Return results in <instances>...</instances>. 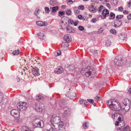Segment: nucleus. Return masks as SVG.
<instances>
[{
  "label": "nucleus",
  "mask_w": 131,
  "mask_h": 131,
  "mask_svg": "<svg viewBox=\"0 0 131 131\" xmlns=\"http://www.w3.org/2000/svg\"><path fill=\"white\" fill-rule=\"evenodd\" d=\"M81 73L82 75L86 77L92 78L95 76V71L94 68L89 66L87 68H83Z\"/></svg>",
  "instance_id": "nucleus-1"
},
{
  "label": "nucleus",
  "mask_w": 131,
  "mask_h": 131,
  "mask_svg": "<svg viewBox=\"0 0 131 131\" xmlns=\"http://www.w3.org/2000/svg\"><path fill=\"white\" fill-rule=\"evenodd\" d=\"M107 105L113 110L118 111L121 110L122 107L120 106L118 103L114 100L110 99L107 102Z\"/></svg>",
  "instance_id": "nucleus-2"
},
{
  "label": "nucleus",
  "mask_w": 131,
  "mask_h": 131,
  "mask_svg": "<svg viewBox=\"0 0 131 131\" xmlns=\"http://www.w3.org/2000/svg\"><path fill=\"white\" fill-rule=\"evenodd\" d=\"M33 127L35 128L40 127L42 128L44 126L43 122L39 118H36L34 120L33 122Z\"/></svg>",
  "instance_id": "nucleus-3"
},
{
  "label": "nucleus",
  "mask_w": 131,
  "mask_h": 131,
  "mask_svg": "<svg viewBox=\"0 0 131 131\" xmlns=\"http://www.w3.org/2000/svg\"><path fill=\"white\" fill-rule=\"evenodd\" d=\"M17 106L19 110L21 111L25 110L27 107V103L25 102H20L17 104Z\"/></svg>",
  "instance_id": "nucleus-4"
},
{
  "label": "nucleus",
  "mask_w": 131,
  "mask_h": 131,
  "mask_svg": "<svg viewBox=\"0 0 131 131\" xmlns=\"http://www.w3.org/2000/svg\"><path fill=\"white\" fill-rule=\"evenodd\" d=\"M111 116L113 118H117L118 121L121 122H122V121L123 122V116L122 115L120 114L119 113H114L112 114Z\"/></svg>",
  "instance_id": "nucleus-5"
},
{
  "label": "nucleus",
  "mask_w": 131,
  "mask_h": 131,
  "mask_svg": "<svg viewBox=\"0 0 131 131\" xmlns=\"http://www.w3.org/2000/svg\"><path fill=\"white\" fill-rule=\"evenodd\" d=\"M43 105L42 104H37L36 103H34L33 107L35 108V110L38 113H40L42 111V107Z\"/></svg>",
  "instance_id": "nucleus-6"
},
{
  "label": "nucleus",
  "mask_w": 131,
  "mask_h": 131,
  "mask_svg": "<svg viewBox=\"0 0 131 131\" xmlns=\"http://www.w3.org/2000/svg\"><path fill=\"white\" fill-rule=\"evenodd\" d=\"M61 118L57 116H52L51 117L50 122L52 124V122L55 124H57L60 122Z\"/></svg>",
  "instance_id": "nucleus-7"
},
{
  "label": "nucleus",
  "mask_w": 131,
  "mask_h": 131,
  "mask_svg": "<svg viewBox=\"0 0 131 131\" xmlns=\"http://www.w3.org/2000/svg\"><path fill=\"white\" fill-rule=\"evenodd\" d=\"M109 15V12L108 10L107 9H104L102 11V15H100L101 16V18L102 19H104L106 18V17L108 16Z\"/></svg>",
  "instance_id": "nucleus-8"
},
{
  "label": "nucleus",
  "mask_w": 131,
  "mask_h": 131,
  "mask_svg": "<svg viewBox=\"0 0 131 131\" xmlns=\"http://www.w3.org/2000/svg\"><path fill=\"white\" fill-rule=\"evenodd\" d=\"M60 24L61 26L63 28H67L68 26V24L66 20L62 18L60 21Z\"/></svg>",
  "instance_id": "nucleus-9"
},
{
  "label": "nucleus",
  "mask_w": 131,
  "mask_h": 131,
  "mask_svg": "<svg viewBox=\"0 0 131 131\" xmlns=\"http://www.w3.org/2000/svg\"><path fill=\"white\" fill-rule=\"evenodd\" d=\"M32 74L35 76H38L40 74L39 69L36 67L32 68Z\"/></svg>",
  "instance_id": "nucleus-10"
},
{
  "label": "nucleus",
  "mask_w": 131,
  "mask_h": 131,
  "mask_svg": "<svg viewBox=\"0 0 131 131\" xmlns=\"http://www.w3.org/2000/svg\"><path fill=\"white\" fill-rule=\"evenodd\" d=\"M114 63L115 64L118 66H122L124 65L122 59L119 60L115 58L114 60Z\"/></svg>",
  "instance_id": "nucleus-11"
},
{
  "label": "nucleus",
  "mask_w": 131,
  "mask_h": 131,
  "mask_svg": "<svg viewBox=\"0 0 131 131\" xmlns=\"http://www.w3.org/2000/svg\"><path fill=\"white\" fill-rule=\"evenodd\" d=\"M64 39L65 42H68L71 41V37L70 35L66 34L64 37Z\"/></svg>",
  "instance_id": "nucleus-12"
},
{
  "label": "nucleus",
  "mask_w": 131,
  "mask_h": 131,
  "mask_svg": "<svg viewBox=\"0 0 131 131\" xmlns=\"http://www.w3.org/2000/svg\"><path fill=\"white\" fill-rule=\"evenodd\" d=\"M36 23L38 26H44L48 25V23L47 22L40 21H37Z\"/></svg>",
  "instance_id": "nucleus-13"
},
{
  "label": "nucleus",
  "mask_w": 131,
  "mask_h": 131,
  "mask_svg": "<svg viewBox=\"0 0 131 131\" xmlns=\"http://www.w3.org/2000/svg\"><path fill=\"white\" fill-rule=\"evenodd\" d=\"M54 72L57 74L61 73L63 72V69L61 67L59 66L55 69Z\"/></svg>",
  "instance_id": "nucleus-14"
},
{
  "label": "nucleus",
  "mask_w": 131,
  "mask_h": 131,
  "mask_svg": "<svg viewBox=\"0 0 131 131\" xmlns=\"http://www.w3.org/2000/svg\"><path fill=\"white\" fill-rule=\"evenodd\" d=\"M88 9L91 12L93 13H95L97 11L95 6L93 5H91L90 6L88 7Z\"/></svg>",
  "instance_id": "nucleus-15"
},
{
  "label": "nucleus",
  "mask_w": 131,
  "mask_h": 131,
  "mask_svg": "<svg viewBox=\"0 0 131 131\" xmlns=\"http://www.w3.org/2000/svg\"><path fill=\"white\" fill-rule=\"evenodd\" d=\"M38 37L40 39H43L45 37V32L43 31H40L39 33L37 34Z\"/></svg>",
  "instance_id": "nucleus-16"
},
{
  "label": "nucleus",
  "mask_w": 131,
  "mask_h": 131,
  "mask_svg": "<svg viewBox=\"0 0 131 131\" xmlns=\"http://www.w3.org/2000/svg\"><path fill=\"white\" fill-rule=\"evenodd\" d=\"M10 113L11 115L14 117H17V116L18 115V112L16 110L13 109L12 110Z\"/></svg>",
  "instance_id": "nucleus-17"
},
{
  "label": "nucleus",
  "mask_w": 131,
  "mask_h": 131,
  "mask_svg": "<svg viewBox=\"0 0 131 131\" xmlns=\"http://www.w3.org/2000/svg\"><path fill=\"white\" fill-rule=\"evenodd\" d=\"M65 128V126L64 125V123L62 122H59L58 126V130H62Z\"/></svg>",
  "instance_id": "nucleus-18"
},
{
  "label": "nucleus",
  "mask_w": 131,
  "mask_h": 131,
  "mask_svg": "<svg viewBox=\"0 0 131 131\" xmlns=\"http://www.w3.org/2000/svg\"><path fill=\"white\" fill-rule=\"evenodd\" d=\"M122 22L119 20H117L115 22L114 26L115 28L119 27L121 25Z\"/></svg>",
  "instance_id": "nucleus-19"
},
{
  "label": "nucleus",
  "mask_w": 131,
  "mask_h": 131,
  "mask_svg": "<svg viewBox=\"0 0 131 131\" xmlns=\"http://www.w3.org/2000/svg\"><path fill=\"white\" fill-rule=\"evenodd\" d=\"M70 113L69 109L68 108H66L64 109L63 115L65 116H67L69 115Z\"/></svg>",
  "instance_id": "nucleus-20"
},
{
  "label": "nucleus",
  "mask_w": 131,
  "mask_h": 131,
  "mask_svg": "<svg viewBox=\"0 0 131 131\" xmlns=\"http://www.w3.org/2000/svg\"><path fill=\"white\" fill-rule=\"evenodd\" d=\"M130 105H122V106H121L122 107L121 109H124L126 111H127L130 108Z\"/></svg>",
  "instance_id": "nucleus-21"
},
{
  "label": "nucleus",
  "mask_w": 131,
  "mask_h": 131,
  "mask_svg": "<svg viewBox=\"0 0 131 131\" xmlns=\"http://www.w3.org/2000/svg\"><path fill=\"white\" fill-rule=\"evenodd\" d=\"M130 105V101L127 99H125L123 101V105Z\"/></svg>",
  "instance_id": "nucleus-22"
},
{
  "label": "nucleus",
  "mask_w": 131,
  "mask_h": 131,
  "mask_svg": "<svg viewBox=\"0 0 131 131\" xmlns=\"http://www.w3.org/2000/svg\"><path fill=\"white\" fill-rule=\"evenodd\" d=\"M68 68L70 71L72 72L75 71V68L73 64H72L69 66L68 67Z\"/></svg>",
  "instance_id": "nucleus-23"
},
{
  "label": "nucleus",
  "mask_w": 131,
  "mask_h": 131,
  "mask_svg": "<svg viewBox=\"0 0 131 131\" xmlns=\"http://www.w3.org/2000/svg\"><path fill=\"white\" fill-rule=\"evenodd\" d=\"M86 101L85 100L81 99L80 100H79V102L81 104L84 106L86 105L87 104V103H88L87 101L86 102Z\"/></svg>",
  "instance_id": "nucleus-24"
},
{
  "label": "nucleus",
  "mask_w": 131,
  "mask_h": 131,
  "mask_svg": "<svg viewBox=\"0 0 131 131\" xmlns=\"http://www.w3.org/2000/svg\"><path fill=\"white\" fill-rule=\"evenodd\" d=\"M69 98L70 99H73V97H74L77 96V94L75 92H73L70 93L69 94Z\"/></svg>",
  "instance_id": "nucleus-25"
},
{
  "label": "nucleus",
  "mask_w": 131,
  "mask_h": 131,
  "mask_svg": "<svg viewBox=\"0 0 131 131\" xmlns=\"http://www.w3.org/2000/svg\"><path fill=\"white\" fill-rule=\"evenodd\" d=\"M66 28H67V31L68 32H75V30L71 27H70L67 26Z\"/></svg>",
  "instance_id": "nucleus-26"
},
{
  "label": "nucleus",
  "mask_w": 131,
  "mask_h": 131,
  "mask_svg": "<svg viewBox=\"0 0 131 131\" xmlns=\"http://www.w3.org/2000/svg\"><path fill=\"white\" fill-rule=\"evenodd\" d=\"M90 52L92 54L93 56L95 57H98V53L97 51H95L93 49H91L90 50Z\"/></svg>",
  "instance_id": "nucleus-27"
},
{
  "label": "nucleus",
  "mask_w": 131,
  "mask_h": 131,
  "mask_svg": "<svg viewBox=\"0 0 131 131\" xmlns=\"http://www.w3.org/2000/svg\"><path fill=\"white\" fill-rule=\"evenodd\" d=\"M105 45L107 47L111 45V41L110 40H106L105 42Z\"/></svg>",
  "instance_id": "nucleus-28"
},
{
  "label": "nucleus",
  "mask_w": 131,
  "mask_h": 131,
  "mask_svg": "<svg viewBox=\"0 0 131 131\" xmlns=\"http://www.w3.org/2000/svg\"><path fill=\"white\" fill-rule=\"evenodd\" d=\"M58 9V7L56 6L53 7H52V11L53 13H56L57 10Z\"/></svg>",
  "instance_id": "nucleus-29"
},
{
  "label": "nucleus",
  "mask_w": 131,
  "mask_h": 131,
  "mask_svg": "<svg viewBox=\"0 0 131 131\" xmlns=\"http://www.w3.org/2000/svg\"><path fill=\"white\" fill-rule=\"evenodd\" d=\"M61 50H58L56 51L54 53V55L55 56H57L61 55Z\"/></svg>",
  "instance_id": "nucleus-30"
},
{
  "label": "nucleus",
  "mask_w": 131,
  "mask_h": 131,
  "mask_svg": "<svg viewBox=\"0 0 131 131\" xmlns=\"http://www.w3.org/2000/svg\"><path fill=\"white\" fill-rule=\"evenodd\" d=\"M56 3V2L54 0H51L50 1V4L51 6H55Z\"/></svg>",
  "instance_id": "nucleus-31"
},
{
  "label": "nucleus",
  "mask_w": 131,
  "mask_h": 131,
  "mask_svg": "<svg viewBox=\"0 0 131 131\" xmlns=\"http://www.w3.org/2000/svg\"><path fill=\"white\" fill-rule=\"evenodd\" d=\"M87 100L91 104L93 105L94 106H95V103L94 102L93 100L88 99Z\"/></svg>",
  "instance_id": "nucleus-32"
},
{
  "label": "nucleus",
  "mask_w": 131,
  "mask_h": 131,
  "mask_svg": "<svg viewBox=\"0 0 131 131\" xmlns=\"http://www.w3.org/2000/svg\"><path fill=\"white\" fill-rule=\"evenodd\" d=\"M110 18L109 17V19L111 20L114 18L115 16V15L113 13H111L110 14Z\"/></svg>",
  "instance_id": "nucleus-33"
},
{
  "label": "nucleus",
  "mask_w": 131,
  "mask_h": 131,
  "mask_svg": "<svg viewBox=\"0 0 131 131\" xmlns=\"http://www.w3.org/2000/svg\"><path fill=\"white\" fill-rule=\"evenodd\" d=\"M65 14V13L63 11H59L58 12V15L60 17L64 15Z\"/></svg>",
  "instance_id": "nucleus-34"
},
{
  "label": "nucleus",
  "mask_w": 131,
  "mask_h": 131,
  "mask_svg": "<svg viewBox=\"0 0 131 131\" xmlns=\"http://www.w3.org/2000/svg\"><path fill=\"white\" fill-rule=\"evenodd\" d=\"M110 32L113 34L116 35V31L114 29H111L110 30Z\"/></svg>",
  "instance_id": "nucleus-35"
},
{
  "label": "nucleus",
  "mask_w": 131,
  "mask_h": 131,
  "mask_svg": "<svg viewBox=\"0 0 131 131\" xmlns=\"http://www.w3.org/2000/svg\"><path fill=\"white\" fill-rule=\"evenodd\" d=\"M19 53V51L18 50H16L14 51L12 53L14 55H17Z\"/></svg>",
  "instance_id": "nucleus-36"
},
{
  "label": "nucleus",
  "mask_w": 131,
  "mask_h": 131,
  "mask_svg": "<svg viewBox=\"0 0 131 131\" xmlns=\"http://www.w3.org/2000/svg\"><path fill=\"white\" fill-rule=\"evenodd\" d=\"M42 96L40 95H38L36 96V99L38 101L41 99L42 100Z\"/></svg>",
  "instance_id": "nucleus-37"
},
{
  "label": "nucleus",
  "mask_w": 131,
  "mask_h": 131,
  "mask_svg": "<svg viewBox=\"0 0 131 131\" xmlns=\"http://www.w3.org/2000/svg\"><path fill=\"white\" fill-rule=\"evenodd\" d=\"M125 35L124 34L120 35L119 36L120 38L122 40H124L125 37Z\"/></svg>",
  "instance_id": "nucleus-38"
},
{
  "label": "nucleus",
  "mask_w": 131,
  "mask_h": 131,
  "mask_svg": "<svg viewBox=\"0 0 131 131\" xmlns=\"http://www.w3.org/2000/svg\"><path fill=\"white\" fill-rule=\"evenodd\" d=\"M45 9L46 13H49L50 12V10L49 8L47 7H46L45 8Z\"/></svg>",
  "instance_id": "nucleus-39"
},
{
  "label": "nucleus",
  "mask_w": 131,
  "mask_h": 131,
  "mask_svg": "<svg viewBox=\"0 0 131 131\" xmlns=\"http://www.w3.org/2000/svg\"><path fill=\"white\" fill-rule=\"evenodd\" d=\"M100 97L99 96H96L95 97V101L98 102L100 99Z\"/></svg>",
  "instance_id": "nucleus-40"
},
{
  "label": "nucleus",
  "mask_w": 131,
  "mask_h": 131,
  "mask_svg": "<svg viewBox=\"0 0 131 131\" xmlns=\"http://www.w3.org/2000/svg\"><path fill=\"white\" fill-rule=\"evenodd\" d=\"M78 8L79 9L83 10L84 9V7L83 5H81L79 6L78 7Z\"/></svg>",
  "instance_id": "nucleus-41"
},
{
  "label": "nucleus",
  "mask_w": 131,
  "mask_h": 131,
  "mask_svg": "<svg viewBox=\"0 0 131 131\" xmlns=\"http://www.w3.org/2000/svg\"><path fill=\"white\" fill-rule=\"evenodd\" d=\"M87 123L86 122H85L84 123H83V126L85 129L86 128H87Z\"/></svg>",
  "instance_id": "nucleus-42"
},
{
  "label": "nucleus",
  "mask_w": 131,
  "mask_h": 131,
  "mask_svg": "<svg viewBox=\"0 0 131 131\" xmlns=\"http://www.w3.org/2000/svg\"><path fill=\"white\" fill-rule=\"evenodd\" d=\"M123 17V15H117L116 16V18L118 19H120L122 18Z\"/></svg>",
  "instance_id": "nucleus-43"
},
{
  "label": "nucleus",
  "mask_w": 131,
  "mask_h": 131,
  "mask_svg": "<svg viewBox=\"0 0 131 131\" xmlns=\"http://www.w3.org/2000/svg\"><path fill=\"white\" fill-rule=\"evenodd\" d=\"M71 13V11L70 9H68L66 11V13L68 15H69Z\"/></svg>",
  "instance_id": "nucleus-44"
},
{
  "label": "nucleus",
  "mask_w": 131,
  "mask_h": 131,
  "mask_svg": "<svg viewBox=\"0 0 131 131\" xmlns=\"http://www.w3.org/2000/svg\"><path fill=\"white\" fill-rule=\"evenodd\" d=\"M103 30V29L102 28H101L98 30L97 32V33L98 34H100L102 32Z\"/></svg>",
  "instance_id": "nucleus-45"
},
{
  "label": "nucleus",
  "mask_w": 131,
  "mask_h": 131,
  "mask_svg": "<svg viewBox=\"0 0 131 131\" xmlns=\"http://www.w3.org/2000/svg\"><path fill=\"white\" fill-rule=\"evenodd\" d=\"M103 7V5H101L98 8V11L99 12H101Z\"/></svg>",
  "instance_id": "nucleus-46"
},
{
  "label": "nucleus",
  "mask_w": 131,
  "mask_h": 131,
  "mask_svg": "<svg viewBox=\"0 0 131 131\" xmlns=\"http://www.w3.org/2000/svg\"><path fill=\"white\" fill-rule=\"evenodd\" d=\"M79 29L81 31H83L84 29V28L83 26H80L78 27Z\"/></svg>",
  "instance_id": "nucleus-47"
},
{
  "label": "nucleus",
  "mask_w": 131,
  "mask_h": 131,
  "mask_svg": "<svg viewBox=\"0 0 131 131\" xmlns=\"http://www.w3.org/2000/svg\"><path fill=\"white\" fill-rule=\"evenodd\" d=\"M118 3V1L117 0H113L112 3L114 5H116Z\"/></svg>",
  "instance_id": "nucleus-48"
},
{
  "label": "nucleus",
  "mask_w": 131,
  "mask_h": 131,
  "mask_svg": "<svg viewBox=\"0 0 131 131\" xmlns=\"http://www.w3.org/2000/svg\"><path fill=\"white\" fill-rule=\"evenodd\" d=\"M118 10L119 11L122 12L123 10V8L122 6H120L118 7Z\"/></svg>",
  "instance_id": "nucleus-49"
},
{
  "label": "nucleus",
  "mask_w": 131,
  "mask_h": 131,
  "mask_svg": "<svg viewBox=\"0 0 131 131\" xmlns=\"http://www.w3.org/2000/svg\"><path fill=\"white\" fill-rule=\"evenodd\" d=\"M129 128V127L128 126H126L125 128H123V131H127V129H128Z\"/></svg>",
  "instance_id": "nucleus-50"
},
{
  "label": "nucleus",
  "mask_w": 131,
  "mask_h": 131,
  "mask_svg": "<svg viewBox=\"0 0 131 131\" xmlns=\"http://www.w3.org/2000/svg\"><path fill=\"white\" fill-rule=\"evenodd\" d=\"M45 131H55L54 129H53V127H51L49 129V130H48L46 129Z\"/></svg>",
  "instance_id": "nucleus-51"
},
{
  "label": "nucleus",
  "mask_w": 131,
  "mask_h": 131,
  "mask_svg": "<svg viewBox=\"0 0 131 131\" xmlns=\"http://www.w3.org/2000/svg\"><path fill=\"white\" fill-rule=\"evenodd\" d=\"M123 13L124 14H128L129 13L128 11L127 10H124L123 12Z\"/></svg>",
  "instance_id": "nucleus-52"
},
{
  "label": "nucleus",
  "mask_w": 131,
  "mask_h": 131,
  "mask_svg": "<svg viewBox=\"0 0 131 131\" xmlns=\"http://www.w3.org/2000/svg\"><path fill=\"white\" fill-rule=\"evenodd\" d=\"M67 23L68 22V21L67 20ZM68 22H70L71 24L72 25L74 23L73 21L71 19H70V20H69Z\"/></svg>",
  "instance_id": "nucleus-53"
},
{
  "label": "nucleus",
  "mask_w": 131,
  "mask_h": 131,
  "mask_svg": "<svg viewBox=\"0 0 131 131\" xmlns=\"http://www.w3.org/2000/svg\"><path fill=\"white\" fill-rule=\"evenodd\" d=\"M127 18L128 19L130 20L131 19V14H129L127 16Z\"/></svg>",
  "instance_id": "nucleus-54"
},
{
  "label": "nucleus",
  "mask_w": 131,
  "mask_h": 131,
  "mask_svg": "<svg viewBox=\"0 0 131 131\" xmlns=\"http://www.w3.org/2000/svg\"><path fill=\"white\" fill-rule=\"evenodd\" d=\"M92 22L93 23H95L96 22V19L95 18H93L92 19Z\"/></svg>",
  "instance_id": "nucleus-55"
},
{
  "label": "nucleus",
  "mask_w": 131,
  "mask_h": 131,
  "mask_svg": "<svg viewBox=\"0 0 131 131\" xmlns=\"http://www.w3.org/2000/svg\"><path fill=\"white\" fill-rule=\"evenodd\" d=\"M78 18L80 19H81L83 18L82 16L81 15H79L78 16Z\"/></svg>",
  "instance_id": "nucleus-56"
},
{
  "label": "nucleus",
  "mask_w": 131,
  "mask_h": 131,
  "mask_svg": "<svg viewBox=\"0 0 131 131\" xmlns=\"http://www.w3.org/2000/svg\"><path fill=\"white\" fill-rule=\"evenodd\" d=\"M39 10H37L34 13V14L35 15H37L38 14V12Z\"/></svg>",
  "instance_id": "nucleus-57"
},
{
  "label": "nucleus",
  "mask_w": 131,
  "mask_h": 131,
  "mask_svg": "<svg viewBox=\"0 0 131 131\" xmlns=\"http://www.w3.org/2000/svg\"><path fill=\"white\" fill-rule=\"evenodd\" d=\"M106 6L109 8H111L110 5L108 3H107L106 4Z\"/></svg>",
  "instance_id": "nucleus-58"
},
{
  "label": "nucleus",
  "mask_w": 131,
  "mask_h": 131,
  "mask_svg": "<svg viewBox=\"0 0 131 131\" xmlns=\"http://www.w3.org/2000/svg\"><path fill=\"white\" fill-rule=\"evenodd\" d=\"M128 93L131 94V88L128 90Z\"/></svg>",
  "instance_id": "nucleus-59"
},
{
  "label": "nucleus",
  "mask_w": 131,
  "mask_h": 131,
  "mask_svg": "<svg viewBox=\"0 0 131 131\" xmlns=\"http://www.w3.org/2000/svg\"><path fill=\"white\" fill-rule=\"evenodd\" d=\"M78 21H75L74 23V26H77L78 24Z\"/></svg>",
  "instance_id": "nucleus-60"
},
{
  "label": "nucleus",
  "mask_w": 131,
  "mask_h": 131,
  "mask_svg": "<svg viewBox=\"0 0 131 131\" xmlns=\"http://www.w3.org/2000/svg\"><path fill=\"white\" fill-rule=\"evenodd\" d=\"M128 6L129 7H131V2H129L128 4Z\"/></svg>",
  "instance_id": "nucleus-61"
},
{
  "label": "nucleus",
  "mask_w": 131,
  "mask_h": 131,
  "mask_svg": "<svg viewBox=\"0 0 131 131\" xmlns=\"http://www.w3.org/2000/svg\"><path fill=\"white\" fill-rule=\"evenodd\" d=\"M119 122L117 121H116L115 124L116 126H118L119 125Z\"/></svg>",
  "instance_id": "nucleus-62"
},
{
  "label": "nucleus",
  "mask_w": 131,
  "mask_h": 131,
  "mask_svg": "<svg viewBox=\"0 0 131 131\" xmlns=\"http://www.w3.org/2000/svg\"><path fill=\"white\" fill-rule=\"evenodd\" d=\"M16 79L17 80V81L18 82L20 81V79L18 77H17L16 78Z\"/></svg>",
  "instance_id": "nucleus-63"
},
{
  "label": "nucleus",
  "mask_w": 131,
  "mask_h": 131,
  "mask_svg": "<svg viewBox=\"0 0 131 131\" xmlns=\"http://www.w3.org/2000/svg\"><path fill=\"white\" fill-rule=\"evenodd\" d=\"M61 46H62V47H66L65 46V45H64V42L62 43V44H61Z\"/></svg>",
  "instance_id": "nucleus-64"
}]
</instances>
